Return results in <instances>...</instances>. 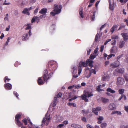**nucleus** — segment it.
Returning a JSON list of instances; mask_svg holds the SVG:
<instances>
[{
    "label": "nucleus",
    "instance_id": "obj_60",
    "mask_svg": "<svg viewBox=\"0 0 128 128\" xmlns=\"http://www.w3.org/2000/svg\"><path fill=\"white\" fill-rule=\"evenodd\" d=\"M62 94L61 93H59L57 95V98H60L62 96Z\"/></svg>",
    "mask_w": 128,
    "mask_h": 128
},
{
    "label": "nucleus",
    "instance_id": "obj_56",
    "mask_svg": "<svg viewBox=\"0 0 128 128\" xmlns=\"http://www.w3.org/2000/svg\"><path fill=\"white\" fill-rule=\"evenodd\" d=\"M124 26H124V25L122 26V24H121L120 26V27L118 29V30H120L123 28H124Z\"/></svg>",
    "mask_w": 128,
    "mask_h": 128
},
{
    "label": "nucleus",
    "instance_id": "obj_62",
    "mask_svg": "<svg viewBox=\"0 0 128 128\" xmlns=\"http://www.w3.org/2000/svg\"><path fill=\"white\" fill-rule=\"evenodd\" d=\"M94 74H96V72L95 70L94 69H92L91 71Z\"/></svg>",
    "mask_w": 128,
    "mask_h": 128
},
{
    "label": "nucleus",
    "instance_id": "obj_36",
    "mask_svg": "<svg viewBox=\"0 0 128 128\" xmlns=\"http://www.w3.org/2000/svg\"><path fill=\"white\" fill-rule=\"evenodd\" d=\"M20 115L19 114L16 115L15 116V120H18L20 118Z\"/></svg>",
    "mask_w": 128,
    "mask_h": 128
},
{
    "label": "nucleus",
    "instance_id": "obj_2",
    "mask_svg": "<svg viewBox=\"0 0 128 128\" xmlns=\"http://www.w3.org/2000/svg\"><path fill=\"white\" fill-rule=\"evenodd\" d=\"M62 6L61 5H58L55 4L54 5V9L52 12L50 13L52 16H54L56 14H58L60 13L61 11Z\"/></svg>",
    "mask_w": 128,
    "mask_h": 128
},
{
    "label": "nucleus",
    "instance_id": "obj_42",
    "mask_svg": "<svg viewBox=\"0 0 128 128\" xmlns=\"http://www.w3.org/2000/svg\"><path fill=\"white\" fill-rule=\"evenodd\" d=\"M124 77L125 79V80H128V74H125L124 75Z\"/></svg>",
    "mask_w": 128,
    "mask_h": 128
},
{
    "label": "nucleus",
    "instance_id": "obj_22",
    "mask_svg": "<svg viewBox=\"0 0 128 128\" xmlns=\"http://www.w3.org/2000/svg\"><path fill=\"white\" fill-rule=\"evenodd\" d=\"M95 13H96L95 11H94V12H93V15L92 16H91L90 18H91V20L92 21H93L94 20L95 18Z\"/></svg>",
    "mask_w": 128,
    "mask_h": 128
},
{
    "label": "nucleus",
    "instance_id": "obj_63",
    "mask_svg": "<svg viewBox=\"0 0 128 128\" xmlns=\"http://www.w3.org/2000/svg\"><path fill=\"white\" fill-rule=\"evenodd\" d=\"M124 22H126V25L128 26V20L126 19H125L124 20Z\"/></svg>",
    "mask_w": 128,
    "mask_h": 128
},
{
    "label": "nucleus",
    "instance_id": "obj_9",
    "mask_svg": "<svg viewBox=\"0 0 128 128\" xmlns=\"http://www.w3.org/2000/svg\"><path fill=\"white\" fill-rule=\"evenodd\" d=\"M40 19V18L38 16H34L31 20V22L33 23L35 22L36 20L37 23H38Z\"/></svg>",
    "mask_w": 128,
    "mask_h": 128
},
{
    "label": "nucleus",
    "instance_id": "obj_25",
    "mask_svg": "<svg viewBox=\"0 0 128 128\" xmlns=\"http://www.w3.org/2000/svg\"><path fill=\"white\" fill-rule=\"evenodd\" d=\"M109 8L111 10H113L114 9V5L111 4V2H110V1H109Z\"/></svg>",
    "mask_w": 128,
    "mask_h": 128
},
{
    "label": "nucleus",
    "instance_id": "obj_32",
    "mask_svg": "<svg viewBox=\"0 0 128 128\" xmlns=\"http://www.w3.org/2000/svg\"><path fill=\"white\" fill-rule=\"evenodd\" d=\"M114 46L112 47L110 50V52L111 54L116 53L117 52V51H115L114 50Z\"/></svg>",
    "mask_w": 128,
    "mask_h": 128
},
{
    "label": "nucleus",
    "instance_id": "obj_21",
    "mask_svg": "<svg viewBox=\"0 0 128 128\" xmlns=\"http://www.w3.org/2000/svg\"><path fill=\"white\" fill-rule=\"evenodd\" d=\"M98 124H100L101 123L102 121L103 120L104 118L102 116H99V118H98Z\"/></svg>",
    "mask_w": 128,
    "mask_h": 128
},
{
    "label": "nucleus",
    "instance_id": "obj_8",
    "mask_svg": "<svg viewBox=\"0 0 128 128\" xmlns=\"http://www.w3.org/2000/svg\"><path fill=\"white\" fill-rule=\"evenodd\" d=\"M108 108L110 110H114L116 108V106L114 103H111L108 106Z\"/></svg>",
    "mask_w": 128,
    "mask_h": 128
},
{
    "label": "nucleus",
    "instance_id": "obj_6",
    "mask_svg": "<svg viewBox=\"0 0 128 128\" xmlns=\"http://www.w3.org/2000/svg\"><path fill=\"white\" fill-rule=\"evenodd\" d=\"M50 116L49 115H48L47 113H46L45 115V118H44L42 120V123L43 124H45L46 123V125L47 126L50 120Z\"/></svg>",
    "mask_w": 128,
    "mask_h": 128
},
{
    "label": "nucleus",
    "instance_id": "obj_11",
    "mask_svg": "<svg viewBox=\"0 0 128 128\" xmlns=\"http://www.w3.org/2000/svg\"><path fill=\"white\" fill-rule=\"evenodd\" d=\"M86 62L87 65L92 68L93 67L92 64L93 63V61L90 60V59H88L86 60Z\"/></svg>",
    "mask_w": 128,
    "mask_h": 128
},
{
    "label": "nucleus",
    "instance_id": "obj_30",
    "mask_svg": "<svg viewBox=\"0 0 128 128\" xmlns=\"http://www.w3.org/2000/svg\"><path fill=\"white\" fill-rule=\"evenodd\" d=\"M84 115L86 114L89 112V110H82V112Z\"/></svg>",
    "mask_w": 128,
    "mask_h": 128
},
{
    "label": "nucleus",
    "instance_id": "obj_35",
    "mask_svg": "<svg viewBox=\"0 0 128 128\" xmlns=\"http://www.w3.org/2000/svg\"><path fill=\"white\" fill-rule=\"evenodd\" d=\"M96 55H93L91 54H90L89 58L91 60H93L94 58L96 57Z\"/></svg>",
    "mask_w": 128,
    "mask_h": 128
},
{
    "label": "nucleus",
    "instance_id": "obj_55",
    "mask_svg": "<svg viewBox=\"0 0 128 128\" xmlns=\"http://www.w3.org/2000/svg\"><path fill=\"white\" fill-rule=\"evenodd\" d=\"M104 48V46H102L100 48V52H103Z\"/></svg>",
    "mask_w": 128,
    "mask_h": 128
},
{
    "label": "nucleus",
    "instance_id": "obj_33",
    "mask_svg": "<svg viewBox=\"0 0 128 128\" xmlns=\"http://www.w3.org/2000/svg\"><path fill=\"white\" fill-rule=\"evenodd\" d=\"M57 97H55L54 98V105L53 106H55L56 104V101L57 99Z\"/></svg>",
    "mask_w": 128,
    "mask_h": 128
},
{
    "label": "nucleus",
    "instance_id": "obj_1",
    "mask_svg": "<svg viewBox=\"0 0 128 128\" xmlns=\"http://www.w3.org/2000/svg\"><path fill=\"white\" fill-rule=\"evenodd\" d=\"M48 67L49 69L50 72L48 75V71L47 70H44L43 78V80H48L50 78L52 77V76L53 75L54 72L57 68V64L55 62L51 61L48 63Z\"/></svg>",
    "mask_w": 128,
    "mask_h": 128
},
{
    "label": "nucleus",
    "instance_id": "obj_18",
    "mask_svg": "<svg viewBox=\"0 0 128 128\" xmlns=\"http://www.w3.org/2000/svg\"><path fill=\"white\" fill-rule=\"evenodd\" d=\"M118 26V24L114 25L110 29V31L113 33L114 32L115 29L117 28Z\"/></svg>",
    "mask_w": 128,
    "mask_h": 128
},
{
    "label": "nucleus",
    "instance_id": "obj_51",
    "mask_svg": "<svg viewBox=\"0 0 128 128\" xmlns=\"http://www.w3.org/2000/svg\"><path fill=\"white\" fill-rule=\"evenodd\" d=\"M64 125V124H60L58 125V126H57V128H61L62 127H63Z\"/></svg>",
    "mask_w": 128,
    "mask_h": 128
},
{
    "label": "nucleus",
    "instance_id": "obj_38",
    "mask_svg": "<svg viewBox=\"0 0 128 128\" xmlns=\"http://www.w3.org/2000/svg\"><path fill=\"white\" fill-rule=\"evenodd\" d=\"M67 104L68 106H72L74 107L76 106V105L75 104L73 103H68Z\"/></svg>",
    "mask_w": 128,
    "mask_h": 128
},
{
    "label": "nucleus",
    "instance_id": "obj_48",
    "mask_svg": "<svg viewBox=\"0 0 128 128\" xmlns=\"http://www.w3.org/2000/svg\"><path fill=\"white\" fill-rule=\"evenodd\" d=\"M94 110H96L98 111H99L101 110V108L100 107H98L96 108H94Z\"/></svg>",
    "mask_w": 128,
    "mask_h": 128
},
{
    "label": "nucleus",
    "instance_id": "obj_12",
    "mask_svg": "<svg viewBox=\"0 0 128 128\" xmlns=\"http://www.w3.org/2000/svg\"><path fill=\"white\" fill-rule=\"evenodd\" d=\"M116 72L123 74L124 72V69L123 68H117L116 69Z\"/></svg>",
    "mask_w": 128,
    "mask_h": 128
},
{
    "label": "nucleus",
    "instance_id": "obj_16",
    "mask_svg": "<svg viewBox=\"0 0 128 128\" xmlns=\"http://www.w3.org/2000/svg\"><path fill=\"white\" fill-rule=\"evenodd\" d=\"M22 13L24 14H26L27 15H29L30 13L27 10V8H25L23 10L22 12Z\"/></svg>",
    "mask_w": 128,
    "mask_h": 128
},
{
    "label": "nucleus",
    "instance_id": "obj_19",
    "mask_svg": "<svg viewBox=\"0 0 128 128\" xmlns=\"http://www.w3.org/2000/svg\"><path fill=\"white\" fill-rule=\"evenodd\" d=\"M101 100L102 102L104 103H106L108 102L109 101V100L107 98H101Z\"/></svg>",
    "mask_w": 128,
    "mask_h": 128
},
{
    "label": "nucleus",
    "instance_id": "obj_15",
    "mask_svg": "<svg viewBox=\"0 0 128 128\" xmlns=\"http://www.w3.org/2000/svg\"><path fill=\"white\" fill-rule=\"evenodd\" d=\"M125 41H120L119 43V47L120 48H122L124 45Z\"/></svg>",
    "mask_w": 128,
    "mask_h": 128
},
{
    "label": "nucleus",
    "instance_id": "obj_54",
    "mask_svg": "<svg viewBox=\"0 0 128 128\" xmlns=\"http://www.w3.org/2000/svg\"><path fill=\"white\" fill-rule=\"evenodd\" d=\"M38 8H36V9L34 11V14H36L38 12Z\"/></svg>",
    "mask_w": 128,
    "mask_h": 128
},
{
    "label": "nucleus",
    "instance_id": "obj_57",
    "mask_svg": "<svg viewBox=\"0 0 128 128\" xmlns=\"http://www.w3.org/2000/svg\"><path fill=\"white\" fill-rule=\"evenodd\" d=\"M116 40H114L112 41L111 44L112 45H115L116 44Z\"/></svg>",
    "mask_w": 128,
    "mask_h": 128
},
{
    "label": "nucleus",
    "instance_id": "obj_14",
    "mask_svg": "<svg viewBox=\"0 0 128 128\" xmlns=\"http://www.w3.org/2000/svg\"><path fill=\"white\" fill-rule=\"evenodd\" d=\"M28 34H23L22 37V40L23 41H25L28 38Z\"/></svg>",
    "mask_w": 128,
    "mask_h": 128
},
{
    "label": "nucleus",
    "instance_id": "obj_46",
    "mask_svg": "<svg viewBox=\"0 0 128 128\" xmlns=\"http://www.w3.org/2000/svg\"><path fill=\"white\" fill-rule=\"evenodd\" d=\"M118 36H114L112 37V39H118Z\"/></svg>",
    "mask_w": 128,
    "mask_h": 128
},
{
    "label": "nucleus",
    "instance_id": "obj_10",
    "mask_svg": "<svg viewBox=\"0 0 128 128\" xmlns=\"http://www.w3.org/2000/svg\"><path fill=\"white\" fill-rule=\"evenodd\" d=\"M121 35L123 38V40L124 41H126L128 40V33H122Z\"/></svg>",
    "mask_w": 128,
    "mask_h": 128
},
{
    "label": "nucleus",
    "instance_id": "obj_29",
    "mask_svg": "<svg viewBox=\"0 0 128 128\" xmlns=\"http://www.w3.org/2000/svg\"><path fill=\"white\" fill-rule=\"evenodd\" d=\"M125 83L124 80H117V83L120 84H122Z\"/></svg>",
    "mask_w": 128,
    "mask_h": 128
},
{
    "label": "nucleus",
    "instance_id": "obj_24",
    "mask_svg": "<svg viewBox=\"0 0 128 128\" xmlns=\"http://www.w3.org/2000/svg\"><path fill=\"white\" fill-rule=\"evenodd\" d=\"M112 114H116L118 115H120L122 114V113L120 111H114L112 112Z\"/></svg>",
    "mask_w": 128,
    "mask_h": 128
},
{
    "label": "nucleus",
    "instance_id": "obj_31",
    "mask_svg": "<svg viewBox=\"0 0 128 128\" xmlns=\"http://www.w3.org/2000/svg\"><path fill=\"white\" fill-rule=\"evenodd\" d=\"M44 81L45 80H38V82L39 85H41L44 84Z\"/></svg>",
    "mask_w": 128,
    "mask_h": 128
},
{
    "label": "nucleus",
    "instance_id": "obj_4",
    "mask_svg": "<svg viewBox=\"0 0 128 128\" xmlns=\"http://www.w3.org/2000/svg\"><path fill=\"white\" fill-rule=\"evenodd\" d=\"M72 68V79H74V78H76L78 76L77 73V68L76 66H72L71 67Z\"/></svg>",
    "mask_w": 128,
    "mask_h": 128
},
{
    "label": "nucleus",
    "instance_id": "obj_34",
    "mask_svg": "<svg viewBox=\"0 0 128 128\" xmlns=\"http://www.w3.org/2000/svg\"><path fill=\"white\" fill-rule=\"evenodd\" d=\"M124 90L123 89H120L118 90V92L120 94H122L124 92Z\"/></svg>",
    "mask_w": 128,
    "mask_h": 128
},
{
    "label": "nucleus",
    "instance_id": "obj_39",
    "mask_svg": "<svg viewBox=\"0 0 128 128\" xmlns=\"http://www.w3.org/2000/svg\"><path fill=\"white\" fill-rule=\"evenodd\" d=\"M26 26H27L26 28V30H29L30 29H31V26L30 25V24H28Z\"/></svg>",
    "mask_w": 128,
    "mask_h": 128
},
{
    "label": "nucleus",
    "instance_id": "obj_41",
    "mask_svg": "<svg viewBox=\"0 0 128 128\" xmlns=\"http://www.w3.org/2000/svg\"><path fill=\"white\" fill-rule=\"evenodd\" d=\"M40 15L39 17L40 19H42L44 18L46 16V14H43Z\"/></svg>",
    "mask_w": 128,
    "mask_h": 128
},
{
    "label": "nucleus",
    "instance_id": "obj_64",
    "mask_svg": "<svg viewBox=\"0 0 128 128\" xmlns=\"http://www.w3.org/2000/svg\"><path fill=\"white\" fill-rule=\"evenodd\" d=\"M125 110L127 112H128V106H124Z\"/></svg>",
    "mask_w": 128,
    "mask_h": 128
},
{
    "label": "nucleus",
    "instance_id": "obj_43",
    "mask_svg": "<svg viewBox=\"0 0 128 128\" xmlns=\"http://www.w3.org/2000/svg\"><path fill=\"white\" fill-rule=\"evenodd\" d=\"M78 124H72L71 125L72 127L74 128H76L77 127V126Z\"/></svg>",
    "mask_w": 128,
    "mask_h": 128
},
{
    "label": "nucleus",
    "instance_id": "obj_3",
    "mask_svg": "<svg viewBox=\"0 0 128 128\" xmlns=\"http://www.w3.org/2000/svg\"><path fill=\"white\" fill-rule=\"evenodd\" d=\"M93 94L91 92H87L84 93L83 95L80 96H78V97H81L82 99L84 100L86 102H88V99L86 98H89L91 96H92Z\"/></svg>",
    "mask_w": 128,
    "mask_h": 128
},
{
    "label": "nucleus",
    "instance_id": "obj_47",
    "mask_svg": "<svg viewBox=\"0 0 128 128\" xmlns=\"http://www.w3.org/2000/svg\"><path fill=\"white\" fill-rule=\"evenodd\" d=\"M92 112H94L95 114L96 115H98V112H97L98 111L96 110H94V109L93 108L92 109Z\"/></svg>",
    "mask_w": 128,
    "mask_h": 128
},
{
    "label": "nucleus",
    "instance_id": "obj_53",
    "mask_svg": "<svg viewBox=\"0 0 128 128\" xmlns=\"http://www.w3.org/2000/svg\"><path fill=\"white\" fill-rule=\"evenodd\" d=\"M22 122L24 123L25 125H26L27 124V121L26 119H24L22 120Z\"/></svg>",
    "mask_w": 128,
    "mask_h": 128
},
{
    "label": "nucleus",
    "instance_id": "obj_13",
    "mask_svg": "<svg viewBox=\"0 0 128 128\" xmlns=\"http://www.w3.org/2000/svg\"><path fill=\"white\" fill-rule=\"evenodd\" d=\"M47 9L46 8H44L42 9L41 10L39 11V13L40 14H46L47 12Z\"/></svg>",
    "mask_w": 128,
    "mask_h": 128
},
{
    "label": "nucleus",
    "instance_id": "obj_5",
    "mask_svg": "<svg viewBox=\"0 0 128 128\" xmlns=\"http://www.w3.org/2000/svg\"><path fill=\"white\" fill-rule=\"evenodd\" d=\"M87 65L86 61V62L81 61L79 63V65L78 67V74L80 75L82 72V67H86Z\"/></svg>",
    "mask_w": 128,
    "mask_h": 128
},
{
    "label": "nucleus",
    "instance_id": "obj_45",
    "mask_svg": "<svg viewBox=\"0 0 128 128\" xmlns=\"http://www.w3.org/2000/svg\"><path fill=\"white\" fill-rule=\"evenodd\" d=\"M106 126V123H104L102 124L101 125V126L102 128L105 127Z\"/></svg>",
    "mask_w": 128,
    "mask_h": 128
},
{
    "label": "nucleus",
    "instance_id": "obj_23",
    "mask_svg": "<svg viewBox=\"0 0 128 128\" xmlns=\"http://www.w3.org/2000/svg\"><path fill=\"white\" fill-rule=\"evenodd\" d=\"M62 117L61 116H57L56 120L58 122H60L62 120Z\"/></svg>",
    "mask_w": 128,
    "mask_h": 128
},
{
    "label": "nucleus",
    "instance_id": "obj_20",
    "mask_svg": "<svg viewBox=\"0 0 128 128\" xmlns=\"http://www.w3.org/2000/svg\"><path fill=\"white\" fill-rule=\"evenodd\" d=\"M5 87L9 90H10L12 88L11 85L10 84H6L5 86Z\"/></svg>",
    "mask_w": 128,
    "mask_h": 128
},
{
    "label": "nucleus",
    "instance_id": "obj_50",
    "mask_svg": "<svg viewBox=\"0 0 128 128\" xmlns=\"http://www.w3.org/2000/svg\"><path fill=\"white\" fill-rule=\"evenodd\" d=\"M98 47H96V48L94 50V53L95 54H96L98 52Z\"/></svg>",
    "mask_w": 128,
    "mask_h": 128
},
{
    "label": "nucleus",
    "instance_id": "obj_26",
    "mask_svg": "<svg viewBox=\"0 0 128 128\" xmlns=\"http://www.w3.org/2000/svg\"><path fill=\"white\" fill-rule=\"evenodd\" d=\"M107 91L112 93H114L115 92V91L112 89L111 88H108L107 89Z\"/></svg>",
    "mask_w": 128,
    "mask_h": 128
},
{
    "label": "nucleus",
    "instance_id": "obj_49",
    "mask_svg": "<svg viewBox=\"0 0 128 128\" xmlns=\"http://www.w3.org/2000/svg\"><path fill=\"white\" fill-rule=\"evenodd\" d=\"M16 124L18 126H20L22 125V124L19 120H16Z\"/></svg>",
    "mask_w": 128,
    "mask_h": 128
},
{
    "label": "nucleus",
    "instance_id": "obj_40",
    "mask_svg": "<svg viewBox=\"0 0 128 128\" xmlns=\"http://www.w3.org/2000/svg\"><path fill=\"white\" fill-rule=\"evenodd\" d=\"M99 36V35L98 34V33H97V34L96 35L95 39V41L97 42L98 41V37Z\"/></svg>",
    "mask_w": 128,
    "mask_h": 128
},
{
    "label": "nucleus",
    "instance_id": "obj_58",
    "mask_svg": "<svg viewBox=\"0 0 128 128\" xmlns=\"http://www.w3.org/2000/svg\"><path fill=\"white\" fill-rule=\"evenodd\" d=\"M74 87H75V85H74L72 86H70L68 87V89H70L73 88Z\"/></svg>",
    "mask_w": 128,
    "mask_h": 128
},
{
    "label": "nucleus",
    "instance_id": "obj_17",
    "mask_svg": "<svg viewBox=\"0 0 128 128\" xmlns=\"http://www.w3.org/2000/svg\"><path fill=\"white\" fill-rule=\"evenodd\" d=\"M110 76L108 74H104L102 76V80H108L110 79Z\"/></svg>",
    "mask_w": 128,
    "mask_h": 128
},
{
    "label": "nucleus",
    "instance_id": "obj_52",
    "mask_svg": "<svg viewBox=\"0 0 128 128\" xmlns=\"http://www.w3.org/2000/svg\"><path fill=\"white\" fill-rule=\"evenodd\" d=\"M123 56V54H121V55H119V56H118L117 58H116V59H117V61H118V60H119V59L121 58L122 56Z\"/></svg>",
    "mask_w": 128,
    "mask_h": 128
},
{
    "label": "nucleus",
    "instance_id": "obj_59",
    "mask_svg": "<svg viewBox=\"0 0 128 128\" xmlns=\"http://www.w3.org/2000/svg\"><path fill=\"white\" fill-rule=\"evenodd\" d=\"M81 119H82V120L84 122H86V118H85V117H82V118H81Z\"/></svg>",
    "mask_w": 128,
    "mask_h": 128
},
{
    "label": "nucleus",
    "instance_id": "obj_7",
    "mask_svg": "<svg viewBox=\"0 0 128 128\" xmlns=\"http://www.w3.org/2000/svg\"><path fill=\"white\" fill-rule=\"evenodd\" d=\"M120 65L119 61H116L114 62L111 64L110 66L112 68H116L118 67Z\"/></svg>",
    "mask_w": 128,
    "mask_h": 128
},
{
    "label": "nucleus",
    "instance_id": "obj_44",
    "mask_svg": "<svg viewBox=\"0 0 128 128\" xmlns=\"http://www.w3.org/2000/svg\"><path fill=\"white\" fill-rule=\"evenodd\" d=\"M112 56H113L114 57L115 56V55L114 54L109 55L108 56L107 58V59L109 60L110 58H111Z\"/></svg>",
    "mask_w": 128,
    "mask_h": 128
},
{
    "label": "nucleus",
    "instance_id": "obj_61",
    "mask_svg": "<svg viewBox=\"0 0 128 128\" xmlns=\"http://www.w3.org/2000/svg\"><path fill=\"white\" fill-rule=\"evenodd\" d=\"M14 13L15 16H16L18 14V11L17 10H16L14 11Z\"/></svg>",
    "mask_w": 128,
    "mask_h": 128
},
{
    "label": "nucleus",
    "instance_id": "obj_28",
    "mask_svg": "<svg viewBox=\"0 0 128 128\" xmlns=\"http://www.w3.org/2000/svg\"><path fill=\"white\" fill-rule=\"evenodd\" d=\"M101 86V85H100L98 86H97L96 90L97 91L100 92V91H104L102 89L100 88Z\"/></svg>",
    "mask_w": 128,
    "mask_h": 128
},
{
    "label": "nucleus",
    "instance_id": "obj_27",
    "mask_svg": "<svg viewBox=\"0 0 128 128\" xmlns=\"http://www.w3.org/2000/svg\"><path fill=\"white\" fill-rule=\"evenodd\" d=\"M80 12H79V14L80 16H81V17L82 18H83L84 16L83 15V12H82V9L81 8H80L79 10Z\"/></svg>",
    "mask_w": 128,
    "mask_h": 128
},
{
    "label": "nucleus",
    "instance_id": "obj_37",
    "mask_svg": "<svg viewBox=\"0 0 128 128\" xmlns=\"http://www.w3.org/2000/svg\"><path fill=\"white\" fill-rule=\"evenodd\" d=\"M10 37H8V38L6 41V42L5 43L4 45L6 46L8 45V43L9 42L10 40Z\"/></svg>",
    "mask_w": 128,
    "mask_h": 128
}]
</instances>
